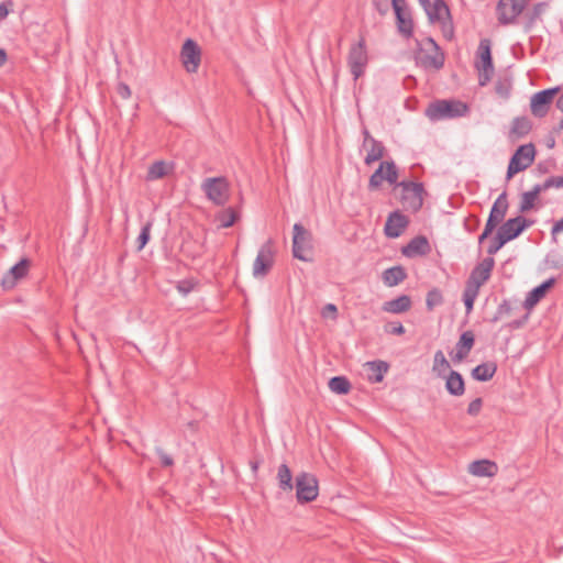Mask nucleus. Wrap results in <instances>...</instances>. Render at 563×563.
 <instances>
[{
    "label": "nucleus",
    "instance_id": "f257e3e1",
    "mask_svg": "<svg viewBox=\"0 0 563 563\" xmlns=\"http://www.w3.org/2000/svg\"><path fill=\"white\" fill-rule=\"evenodd\" d=\"M468 110V106L463 101L441 99L429 103L426 115L432 121H438L464 117Z\"/></svg>",
    "mask_w": 563,
    "mask_h": 563
},
{
    "label": "nucleus",
    "instance_id": "4be33fe9",
    "mask_svg": "<svg viewBox=\"0 0 563 563\" xmlns=\"http://www.w3.org/2000/svg\"><path fill=\"white\" fill-rule=\"evenodd\" d=\"M468 472L478 477H493L498 473V466L493 461L478 460L470 464Z\"/></svg>",
    "mask_w": 563,
    "mask_h": 563
},
{
    "label": "nucleus",
    "instance_id": "c85d7f7f",
    "mask_svg": "<svg viewBox=\"0 0 563 563\" xmlns=\"http://www.w3.org/2000/svg\"><path fill=\"white\" fill-rule=\"evenodd\" d=\"M497 372V364L495 362H486L477 365L471 372L472 377L478 382L490 380Z\"/></svg>",
    "mask_w": 563,
    "mask_h": 563
},
{
    "label": "nucleus",
    "instance_id": "393cba45",
    "mask_svg": "<svg viewBox=\"0 0 563 563\" xmlns=\"http://www.w3.org/2000/svg\"><path fill=\"white\" fill-rule=\"evenodd\" d=\"M367 369V378L372 383H380L384 379V375L389 369V364L385 361H371L365 364Z\"/></svg>",
    "mask_w": 563,
    "mask_h": 563
},
{
    "label": "nucleus",
    "instance_id": "dca6fc26",
    "mask_svg": "<svg viewBox=\"0 0 563 563\" xmlns=\"http://www.w3.org/2000/svg\"><path fill=\"white\" fill-rule=\"evenodd\" d=\"M31 267V261L29 258H21L15 265H13L2 277L1 286L4 290H10L15 287L19 280L23 279Z\"/></svg>",
    "mask_w": 563,
    "mask_h": 563
},
{
    "label": "nucleus",
    "instance_id": "338daca9",
    "mask_svg": "<svg viewBox=\"0 0 563 563\" xmlns=\"http://www.w3.org/2000/svg\"><path fill=\"white\" fill-rule=\"evenodd\" d=\"M419 3L421 4V7L423 8V10L426 11V13L429 11L430 7H431V2L430 0H418Z\"/></svg>",
    "mask_w": 563,
    "mask_h": 563
},
{
    "label": "nucleus",
    "instance_id": "c9c22d12",
    "mask_svg": "<svg viewBox=\"0 0 563 563\" xmlns=\"http://www.w3.org/2000/svg\"><path fill=\"white\" fill-rule=\"evenodd\" d=\"M444 302L442 291L439 288H432L428 291L426 298V306L429 311H432L435 307L441 306Z\"/></svg>",
    "mask_w": 563,
    "mask_h": 563
},
{
    "label": "nucleus",
    "instance_id": "69168bd1",
    "mask_svg": "<svg viewBox=\"0 0 563 563\" xmlns=\"http://www.w3.org/2000/svg\"><path fill=\"white\" fill-rule=\"evenodd\" d=\"M426 43L430 45L433 51H441L440 46L432 37H427Z\"/></svg>",
    "mask_w": 563,
    "mask_h": 563
},
{
    "label": "nucleus",
    "instance_id": "58836bf2",
    "mask_svg": "<svg viewBox=\"0 0 563 563\" xmlns=\"http://www.w3.org/2000/svg\"><path fill=\"white\" fill-rule=\"evenodd\" d=\"M385 168V180L390 185L398 184V168L394 161H383Z\"/></svg>",
    "mask_w": 563,
    "mask_h": 563
},
{
    "label": "nucleus",
    "instance_id": "8fccbe9b",
    "mask_svg": "<svg viewBox=\"0 0 563 563\" xmlns=\"http://www.w3.org/2000/svg\"><path fill=\"white\" fill-rule=\"evenodd\" d=\"M385 332L388 334L401 335L405 333V328L400 322H389L385 325Z\"/></svg>",
    "mask_w": 563,
    "mask_h": 563
},
{
    "label": "nucleus",
    "instance_id": "9d476101",
    "mask_svg": "<svg viewBox=\"0 0 563 563\" xmlns=\"http://www.w3.org/2000/svg\"><path fill=\"white\" fill-rule=\"evenodd\" d=\"M391 7L395 12L398 32L405 38H410L413 34V20L406 0H391Z\"/></svg>",
    "mask_w": 563,
    "mask_h": 563
},
{
    "label": "nucleus",
    "instance_id": "5701e85b",
    "mask_svg": "<svg viewBox=\"0 0 563 563\" xmlns=\"http://www.w3.org/2000/svg\"><path fill=\"white\" fill-rule=\"evenodd\" d=\"M532 122L527 117H516L511 122L509 139L516 142L530 133Z\"/></svg>",
    "mask_w": 563,
    "mask_h": 563
},
{
    "label": "nucleus",
    "instance_id": "5fc2aeb1",
    "mask_svg": "<svg viewBox=\"0 0 563 563\" xmlns=\"http://www.w3.org/2000/svg\"><path fill=\"white\" fill-rule=\"evenodd\" d=\"M544 181L548 189L563 188V176H551L547 178Z\"/></svg>",
    "mask_w": 563,
    "mask_h": 563
},
{
    "label": "nucleus",
    "instance_id": "2eb2a0df",
    "mask_svg": "<svg viewBox=\"0 0 563 563\" xmlns=\"http://www.w3.org/2000/svg\"><path fill=\"white\" fill-rule=\"evenodd\" d=\"M180 58L188 73H196L198 70L201 62V49L192 38H187L184 42Z\"/></svg>",
    "mask_w": 563,
    "mask_h": 563
},
{
    "label": "nucleus",
    "instance_id": "4468645a",
    "mask_svg": "<svg viewBox=\"0 0 563 563\" xmlns=\"http://www.w3.org/2000/svg\"><path fill=\"white\" fill-rule=\"evenodd\" d=\"M558 91L559 88H548L536 92L530 101L531 113L537 118L545 117Z\"/></svg>",
    "mask_w": 563,
    "mask_h": 563
},
{
    "label": "nucleus",
    "instance_id": "f03ea898",
    "mask_svg": "<svg viewBox=\"0 0 563 563\" xmlns=\"http://www.w3.org/2000/svg\"><path fill=\"white\" fill-rule=\"evenodd\" d=\"M401 188L400 202L405 210L418 212L423 205V195L426 194L422 183L402 180L397 184Z\"/></svg>",
    "mask_w": 563,
    "mask_h": 563
},
{
    "label": "nucleus",
    "instance_id": "6e6552de",
    "mask_svg": "<svg viewBox=\"0 0 563 563\" xmlns=\"http://www.w3.org/2000/svg\"><path fill=\"white\" fill-rule=\"evenodd\" d=\"M368 62L365 40L361 38L357 44L352 45L349 52L347 63L354 80H357L365 70Z\"/></svg>",
    "mask_w": 563,
    "mask_h": 563
},
{
    "label": "nucleus",
    "instance_id": "a211bd4d",
    "mask_svg": "<svg viewBox=\"0 0 563 563\" xmlns=\"http://www.w3.org/2000/svg\"><path fill=\"white\" fill-rule=\"evenodd\" d=\"M431 252L429 240L424 235H417L409 243L401 247V254L406 257L413 258L417 256H426Z\"/></svg>",
    "mask_w": 563,
    "mask_h": 563
},
{
    "label": "nucleus",
    "instance_id": "72a5a7b5",
    "mask_svg": "<svg viewBox=\"0 0 563 563\" xmlns=\"http://www.w3.org/2000/svg\"><path fill=\"white\" fill-rule=\"evenodd\" d=\"M449 368L450 363L448 362L443 352L441 350L437 351L433 357L432 372L435 373L438 377H445V372Z\"/></svg>",
    "mask_w": 563,
    "mask_h": 563
},
{
    "label": "nucleus",
    "instance_id": "a18cd8bd",
    "mask_svg": "<svg viewBox=\"0 0 563 563\" xmlns=\"http://www.w3.org/2000/svg\"><path fill=\"white\" fill-rule=\"evenodd\" d=\"M197 284L192 278L183 279L177 283L176 288L183 296H187L196 288Z\"/></svg>",
    "mask_w": 563,
    "mask_h": 563
},
{
    "label": "nucleus",
    "instance_id": "cd10ccee",
    "mask_svg": "<svg viewBox=\"0 0 563 563\" xmlns=\"http://www.w3.org/2000/svg\"><path fill=\"white\" fill-rule=\"evenodd\" d=\"M411 308V299L408 295H401L383 305V310L390 313H402Z\"/></svg>",
    "mask_w": 563,
    "mask_h": 563
},
{
    "label": "nucleus",
    "instance_id": "1a4fd4ad",
    "mask_svg": "<svg viewBox=\"0 0 563 563\" xmlns=\"http://www.w3.org/2000/svg\"><path fill=\"white\" fill-rule=\"evenodd\" d=\"M529 0H499L496 7L498 22L508 25L521 14Z\"/></svg>",
    "mask_w": 563,
    "mask_h": 563
},
{
    "label": "nucleus",
    "instance_id": "7ed1b4c3",
    "mask_svg": "<svg viewBox=\"0 0 563 563\" xmlns=\"http://www.w3.org/2000/svg\"><path fill=\"white\" fill-rule=\"evenodd\" d=\"M292 255L302 262H311L312 234L301 224H294Z\"/></svg>",
    "mask_w": 563,
    "mask_h": 563
},
{
    "label": "nucleus",
    "instance_id": "c756f323",
    "mask_svg": "<svg viewBox=\"0 0 563 563\" xmlns=\"http://www.w3.org/2000/svg\"><path fill=\"white\" fill-rule=\"evenodd\" d=\"M367 154L364 157L365 165L369 166L373 163L382 159L385 156L386 147L383 142L374 140L367 146Z\"/></svg>",
    "mask_w": 563,
    "mask_h": 563
},
{
    "label": "nucleus",
    "instance_id": "2f4dec72",
    "mask_svg": "<svg viewBox=\"0 0 563 563\" xmlns=\"http://www.w3.org/2000/svg\"><path fill=\"white\" fill-rule=\"evenodd\" d=\"M278 487L280 490L290 493L294 489L292 474L287 464H280L277 472Z\"/></svg>",
    "mask_w": 563,
    "mask_h": 563
},
{
    "label": "nucleus",
    "instance_id": "9b49d317",
    "mask_svg": "<svg viewBox=\"0 0 563 563\" xmlns=\"http://www.w3.org/2000/svg\"><path fill=\"white\" fill-rule=\"evenodd\" d=\"M532 223L533 221L522 216H517L503 222L497 229V234L508 243L518 238Z\"/></svg>",
    "mask_w": 563,
    "mask_h": 563
},
{
    "label": "nucleus",
    "instance_id": "ea45409f",
    "mask_svg": "<svg viewBox=\"0 0 563 563\" xmlns=\"http://www.w3.org/2000/svg\"><path fill=\"white\" fill-rule=\"evenodd\" d=\"M479 290L474 289L473 287L466 286L463 291V302L465 306L466 314L471 313L474 308V302L476 297L478 296Z\"/></svg>",
    "mask_w": 563,
    "mask_h": 563
},
{
    "label": "nucleus",
    "instance_id": "ddd939ff",
    "mask_svg": "<svg viewBox=\"0 0 563 563\" xmlns=\"http://www.w3.org/2000/svg\"><path fill=\"white\" fill-rule=\"evenodd\" d=\"M495 266V260L490 256L484 258L471 272L465 285L479 290L489 278Z\"/></svg>",
    "mask_w": 563,
    "mask_h": 563
},
{
    "label": "nucleus",
    "instance_id": "de8ad7c7",
    "mask_svg": "<svg viewBox=\"0 0 563 563\" xmlns=\"http://www.w3.org/2000/svg\"><path fill=\"white\" fill-rule=\"evenodd\" d=\"M507 242L501 239L497 233L496 235L494 236V239L490 241L488 247H487V253L488 255L492 257L493 255H495Z\"/></svg>",
    "mask_w": 563,
    "mask_h": 563
},
{
    "label": "nucleus",
    "instance_id": "473e14b6",
    "mask_svg": "<svg viewBox=\"0 0 563 563\" xmlns=\"http://www.w3.org/2000/svg\"><path fill=\"white\" fill-rule=\"evenodd\" d=\"M329 388L338 395H346L351 390V383L345 376H334L329 380Z\"/></svg>",
    "mask_w": 563,
    "mask_h": 563
},
{
    "label": "nucleus",
    "instance_id": "3c124183",
    "mask_svg": "<svg viewBox=\"0 0 563 563\" xmlns=\"http://www.w3.org/2000/svg\"><path fill=\"white\" fill-rule=\"evenodd\" d=\"M321 316L323 318H331V319H336L338 317V308L334 303H327L322 310H321Z\"/></svg>",
    "mask_w": 563,
    "mask_h": 563
},
{
    "label": "nucleus",
    "instance_id": "bb28decb",
    "mask_svg": "<svg viewBox=\"0 0 563 563\" xmlns=\"http://www.w3.org/2000/svg\"><path fill=\"white\" fill-rule=\"evenodd\" d=\"M428 19L431 23L440 22L450 19V9L444 0H434L429 11L427 12Z\"/></svg>",
    "mask_w": 563,
    "mask_h": 563
},
{
    "label": "nucleus",
    "instance_id": "e433bc0d",
    "mask_svg": "<svg viewBox=\"0 0 563 563\" xmlns=\"http://www.w3.org/2000/svg\"><path fill=\"white\" fill-rule=\"evenodd\" d=\"M512 89V81L509 77L499 78L495 84L496 93L503 98L508 99Z\"/></svg>",
    "mask_w": 563,
    "mask_h": 563
},
{
    "label": "nucleus",
    "instance_id": "0e129e2a",
    "mask_svg": "<svg viewBox=\"0 0 563 563\" xmlns=\"http://www.w3.org/2000/svg\"><path fill=\"white\" fill-rule=\"evenodd\" d=\"M528 314H526L521 320H514L512 322L509 323V327L510 328H514V329H519L521 328L526 321L528 320Z\"/></svg>",
    "mask_w": 563,
    "mask_h": 563
},
{
    "label": "nucleus",
    "instance_id": "aec40b11",
    "mask_svg": "<svg viewBox=\"0 0 563 563\" xmlns=\"http://www.w3.org/2000/svg\"><path fill=\"white\" fill-rule=\"evenodd\" d=\"M474 343H475V335H474L473 331H471V330L464 331L460 335V339L456 343V346H455L456 352L452 356L453 362L459 363V362H462L463 360H465L468 356L471 350L473 349Z\"/></svg>",
    "mask_w": 563,
    "mask_h": 563
},
{
    "label": "nucleus",
    "instance_id": "412c9836",
    "mask_svg": "<svg viewBox=\"0 0 563 563\" xmlns=\"http://www.w3.org/2000/svg\"><path fill=\"white\" fill-rule=\"evenodd\" d=\"M555 278L551 277L539 286L534 287L530 290L523 301V306L527 309L533 308L545 295L547 292L554 286Z\"/></svg>",
    "mask_w": 563,
    "mask_h": 563
},
{
    "label": "nucleus",
    "instance_id": "0eeeda50",
    "mask_svg": "<svg viewBox=\"0 0 563 563\" xmlns=\"http://www.w3.org/2000/svg\"><path fill=\"white\" fill-rule=\"evenodd\" d=\"M206 197L217 206H224L229 199V183L225 177H209L201 184Z\"/></svg>",
    "mask_w": 563,
    "mask_h": 563
},
{
    "label": "nucleus",
    "instance_id": "39448f33",
    "mask_svg": "<svg viewBox=\"0 0 563 563\" xmlns=\"http://www.w3.org/2000/svg\"><path fill=\"white\" fill-rule=\"evenodd\" d=\"M536 147L532 143L520 145L510 157L506 178L511 179L517 173L527 169L534 161Z\"/></svg>",
    "mask_w": 563,
    "mask_h": 563
},
{
    "label": "nucleus",
    "instance_id": "603ef678",
    "mask_svg": "<svg viewBox=\"0 0 563 563\" xmlns=\"http://www.w3.org/2000/svg\"><path fill=\"white\" fill-rule=\"evenodd\" d=\"M483 400L482 398H475L468 404L467 413L470 416H477L482 409Z\"/></svg>",
    "mask_w": 563,
    "mask_h": 563
},
{
    "label": "nucleus",
    "instance_id": "680f3d73",
    "mask_svg": "<svg viewBox=\"0 0 563 563\" xmlns=\"http://www.w3.org/2000/svg\"><path fill=\"white\" fill-rule=\"evenodd\" d=\"M548 190L547 186H545V181H543L542 184H537L533 186V188L531 190H529L531 194H533L537 198L539 197V195L542 192V191H545Z\"/></svg>",
    "mask_w": 563,
    "mask_h": 563
},
{
    "label": "nucleus",
    "instance_id": "09e8293b",
    "mask_svg": "<svg viewBox=\"0 0 563 563\" xmlns=\"http://www.w3.org/2000/svg\"><path fill=\"white\" fill-rule=\"evenodd\" d=\"M155 451L159 457V463L163 467H169L174 465L173 457L169 454H167L162 448H156Z\"/></svg>",
    "mask_w": 563,
    "mask_h": 563
},
{
    "label": "nucleus",
    "instance_id": "7c9ffc66",
    "mask_svg": "<svg viewBox=\"0 0 563 563\" xmlns=\"http://www.w3.org/2000/svg\"><path fill=\"white\" fill-rule=\"evenodd\" d=\"M445 55L442 51H433V54L424 55L420 58V65L426 69L440 70L443 68Z\"/></svg>",
    "mask_w": 563,
    "mask_h": 563
},
{
    "label": "nucleus",
    "instance_id": "052dcab7",
    "mask_svg": "<svg viewBox=\"0 0 563 563\" xmlns=\"http://www.w3.org/2000/svg\"><path fill=\"white\" fill-rule=\"evenodd\" d=\"M560 232H563V218L556 221L551 229V235L554 241L556 240V234Z\"/></svg>",
    "mask_w": 563,
    "mask_h": 563
},
{
    "label": "nucleus",
    "instance_id": "20e7f679",
    "mask_svg": "<svg viewBox=\"0 0 563 563\" xmlns=\"http://www.w3.org/2000/svg\"><path fill=\"white\" fill-rule=\"evenodd\" d=\"M477 55L479 60L475 63V67L478 70V84L483 87L490 81L494 75L490 41L488 38L481 40Z\"/></svg>",
    "mask_w": 563,
    "mask_h": 563
},
{
    "label": "nucleus",
    "instance_id": "37998d69",
    "mask_svg": "<svg viewBox=\"0 0 563 563\" xmlns=\"http://www.w3.org/2000/svg\"><path fill=\"white\" fill-rule=\"evenodd\" d=\"M152 227H153V222L152 221H147L143 227H142V230L136 239V244H137V251H141L145 247V245L148 243L150 241V238H151V230H152Z\"/></svg>",
    "mask_w": 563,
    "mask_h": 563
},
{
    "label": "nucleus",
    "instance_id": "864d4df0",
    "mask_svg": "<svg viewBox=\"0 0 563 563\" xmlns=\"http://www.w3.org/2000/svg\"><path fill=\"white\" fill-rule=\"evenodd\" d=\"M389 0H373V5L380 15H385L390 8Z\"/></svg>",
    "mask_w": 563,
    "mask_h": 563
},
{
    "label": "nucleus",
    "instance_id": "13d9d810",
    "mask_svg": "<svg viewBox=\"0 0 563 563\" xmlns=\"http://www.w3.org/2000/svg\"><path fill=\"white\" fill-rule=\"evenodd\" d=\"M495 228L490 227L489 224L485 223V228L481 235L478 236V243L482 244L486 239L489 238V235L494 232Z\"/></svg>",
    "mask_w": 563,
    "mask_h": 563
},
{
    "label": "nucleus",
    "instance_id": "f704fd0d",
    "mask_svg": "<svg viewBox=\"0 0 563 563\" xmlns=\"http://www.w3.org/2000/svg\"><path fill=\"white\" fill-rule=\"evenodd\" d=\"M167 175V165L164 161L154 162L147 170L146 179L155 180Z\"/></svg>",
    "mask_w": 563,
    "mask_h": 563
},
{
    "label": "nucleus",
    "instance_id": "423d86ee",
    "mask_svg": "<svg viewBox=\"0 0 563 563\" xmlns=\"http://www.w3.org/2000/svg\"><path fill=\"white\" fill-rule=\"evenodd\" d=\"M295 486L298 504L311 503L319 495L318 479L313 474L301 472L296 476Z\"/></svg>",
    "mask_w": 563,
    "mask_h": 563
},
{
    "label": "nucleus",
    "instance_id": "4d7b16f0",
    "mask_svg": "<svg viewBox=\"0 0 563 563\" xmlns=\"http://www.w3.org/2000/svg\"><path fill=\"white\" fill-rule=\"evenodd\" d=\"M117 92L122 99H129L131 97V89L130 87L120 82L117 87Z\"/></svg>",
    "mask_w": 563,
    "mask_h": 563
},
{
    "label": "nucleus",
    "instance_id": "6e6d98bb",
    "mask_svg": "<svg viewBox=\"0 0 563 563\" xmlns=\"http://www.w3.org/2000/svg\"><path fill=\"white\" fill-rule=\"evenodd\" d=\"M544 4L543 3H537L529 16V22L532 24L543 12Z\"/></svg>",
    "mask_w": 563,
    "mask_h": 563
},
{
    "label": "nucleus",
    "instance_id": "49530a36",
    "mask_svg": "<svg viewBox=\"0 0 563 563\" xmlns=\"http://www.w3.org/2000/svg\"><path fill=\"white\" fill-rule=\"evenodd\" d=\"M441 24V31L445 40L452 41L454 38V26L452 22V18L445 19L439 22Z\"/></svg>",
    "mask_w": 563,
    "mask_h": 563
},
{
    "label": "nucleus",
    "instance_id": "4c0bfd02",
    "mask_svg": "<svg viewBox=\"0 0 563 563\" xmlns=\"http://www.w3.org/2000/svg\"><path fill=\"white\" fill-rule=\"evenodd\" d=\"M384 169L385 168L383 162H380L378 168L371 175L368 179L367 188L369 191L377 190L382 186L383 180H385Z\"/></svg>",
    "mask_w": 563,
    "mask_h": 563
},
{
    "label": "nucleus",
    "instance_id": "6ab92c4d",
    "mask_svg": "<svg viewBox=\"0 0 563 563\" xmlns=\"http://www.w3.org/2000/svg\"><path fill=\"white\" fill-rule=\"evenodd\" d=\"M508 208L509 202L507 199V192L503 191L493 203L486 223L496 229L497 225L504 221Z\"/></svg>",
    "mask_w": 563,
    "mask_h": 563
},
{
    "label": "nucleus",
    "instance_id": "c03bdc74",
    "mask_svg": "<svg viewBox=\"0 0 563 563\" xmlns=\"http://www.w3.org/2000/svg\"><path fill=\"white\" fill-rule=\"evenodd\" d=\"M538 198L531 194L530 191H526L521 195V201H520V206H519V211L520 212H527L529 210H531L533 207H534V201L537 200Z\"/></svg>",
    "mask_w": 563,
    "mask_h": 563
},
{
    "label": "nucleus",
    "instance_id": "e2e57ef3",
    "mask_svg": "<svg viewBox=\"0 0 563 563\" xmlns=\"http://www.w3.org/2000/svg\"><path fill=\"white\" fill-rule=\"evenodd\" d=\"M362 133H363V136H364L362 146L364 148H367L368 144L371 142H373L375 139L372 136V134L369 133V131L367 129H364Z\"/></svg>",
    "mask_w": 563,
    "mask_h": 563
},
{
    "label": "nucleus",
    "instance_id": "a19ab883",
    "mask_svg": "<svg viewBox=\"0 0 563 563\" xmlns=\"http://www.w3.org/2000/svg\"><path fill=\"white\" fill-rule=\"evenodd\" d=\"M218 219L222 228H230L239 219V213L233 208H228L218 216Z\"/></svg>",
    "mask_w": 563,
    "mask_h": 563
},
{
    "label": "nucleus",
    "instance_id": "79ce46f5",
    "mask_svg": "<svg viewBox=\"0 0 563 563\" xmlns=\"http://www.w3.org/2000/svg\"><path fill=\"white\" fill-rule=\"evenodd\" d=\"M511 312H512V306H511L510 301L507 299H504L497 307V310H496L495 314L493 316V318L489 320V322L496 323L499 320H501L503 318L510 316Z\"/></svg>",
    "mask_w": 563,
    "mask_h": 563
},
{
    "label": "nucleus",
    "instance_id": "bf43d9fd",
    "mask_svg": "<svg viewBox=\"0 0 563 563\" xmlns=\"http://www.w3.org/2000/svg\"><path fill=\"white\" fill-rule=\"evenodd\" d=\"M12 5V2L11 1H8V2H2L0 3V22L3 21L9 12H10V8Z\"/></svg>",
    "mask_w": 563,
    "mask_h": 563
},
{
    "label": "nucleus",
    "instance_id": "f3484780",
    "mask_svg": "<svg viewBox=\"0 0 563 563\" xmlns=\"http://www.w3.org/2000/svg\"><path fill=\"white\" fill-rule=\"evenodd\" d=\"M409 224L408 218L399 210L393 211L385 223L384 232L387 238L396 239L400 236Z\"/></svg>",
    "mask_w": 563,
    "mask_h": 563
},
{
    "label": "nucleus",
    "instance_id": "774afa93",
    "mask_svg": "<svg viewBox=\"0 0 563 563\" xmlns=\"http://www.w3.org/2000/svg\"><path fill=\"white\" fill-rule=\"evenodd\" d=\"M556 108L563 112V92L559 96V98L555 101Z\"/></svg>",
    "mask_w": 563,
    "mask_h": 563
},
{
    "label": "nucleus",
    "instance_id": "f8f14e48",
    "mask_svg": "<svg viewBox=\"0 0 563 563\" xmlns=\"http://www.w3.org/2000/svg\"><path fill=\"white\" fill-rule=\"evenodd\" d=\"M274 264L273 241H266L260 249L253 263L254 277H264L272 269Z\"/></svg>",
    "mask_w": 563,
    "mask_h": 563
},
{
    "label": "nucleus",
    "instance_id": "b1692460",
    "mask_svg": "<svg viewBox=\"0 0 563 563\" xmlns=\"http://www.w3.org/2000/svg\"><path fill=\"white\" fill-rule=\"evenodd\" d=\"M445 378V389L446 391L455 397H460L465 393V382L463 376L456 371H450L449 375Z\"/></svg>",
    "mask_w": 563,
    "mask_h": 563
},
{
    "label": "nucleus",
    "instance_id": "a878e982",
    "mask_svg": "<svg viewBox=\"0 0 563 563\" xmlns=\"http://www.w3.org/2000/svg\"><path fill=\"white\" fill-rule=\"evenodd\" d=\"M406 278L407 272L400 265L385 269L382 276L384 284L388 287L397 286L398 284L402 283Z\"/></svg>",
    "mask_w": 563,
    "mask_h": 563
}]
</instances>
